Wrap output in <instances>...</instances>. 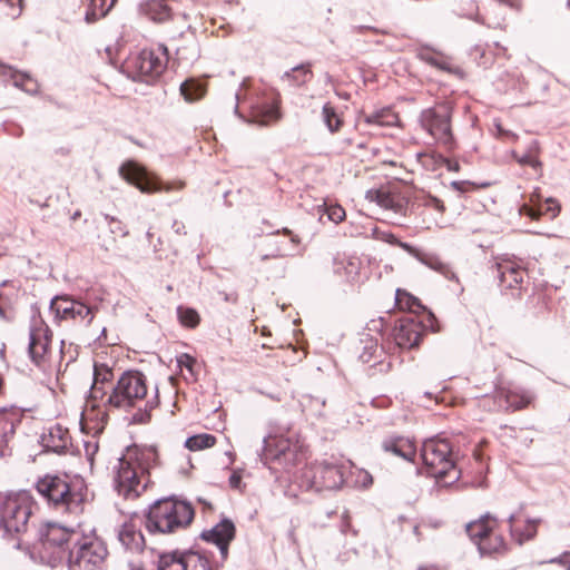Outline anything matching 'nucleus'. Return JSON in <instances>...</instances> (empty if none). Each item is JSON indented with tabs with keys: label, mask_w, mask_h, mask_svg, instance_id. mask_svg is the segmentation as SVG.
Wrapping results in <instances>:
<instances>
[{
	"label": "nucleus",
	"mask_w": 570,
	"mask_h": 570,
	"mask_svg": "<svg viewBox=\"0 0 570 570\" xmlns=\"http://www.w3.org/2000/svg\"><path fill=\"white\" fill-rule=\"evenodd\" d=\"M481 554H502L508 549L500 523H498L494 531H491L484 540H481Z\"/></svg>",
	"instance_id": "2f4dec72"
},
{
	"label": "nucleus",
	"mask_w": 570,
	"mask_h": 570,
	"mask_svg": "<svg viewBox=\"0 0 570 570\" xmlns=\"http://www.w3.org/2000/svg\"><path fill=\"white\" fill-rule=\"evenodd\" d=\"M307 446L296 433L269 435L265 440L264 460L267 464L291 470L306 459Z\"/></svg>",
	"instance_id": "0eeeda50"
},
{
	"label": "nucleus",
	"mask_w": 570,
	"mask_h": 570,
	"mask_svg": "<svg viewBox=\"0 0 570 570\" xmlns=\"http://www.w3.org/2000/svg\"><path fill=\"white\" fill-rule=\"evenodd\" d=\"M499 521L495 518L487 515L465 525V532L479 551L481 550V540H484L491 531H494Z\"/></svg>",
	"instance_id": "bb28decb"
},
{
	"label": "nucleus",
	"mask_w": 570,
	"mask_h": 570,
	"mask_svg": "<svg viewBox=\"0 0 570 570\" xmlns=\"http://www.w3.org/2000/svg\"><path fill=\"white\" fill-rule=\"evenodd\" d=\"M435 323L436 320L432 313H424L422 316H404L394 326V342L400 348L417 347L426 331H436Z\"/></svg>",
	"instance_id": "6e6552de"
},
{
	"label": "nucleus",
	"mask_w": 570,
	"mask_h": 570,
	"mask_svg": "<svg viewBox=\"0 0 570 570\" xmlns=\"http://www.w3.org/2000/svg\"><path fill=\"white\" fill-rule=\"evenodd\" d=\"M250 120L258 125H269L279 119L277 104H264L252 107Z\"/></svg>",
	"instance_id": "e433bc0d"
},
{
	"label": "nucleus",
	"mask_w": 570,
	"mask_h": 570,
	"mask_svg": "<svg viewBox=\"0 0 570 570\" xmlns=\"http://www.w3.org/2000/svg\"><path fill=\"white\" fill-rule=\"evenodd\" d=\"M81 215V213L79 210H77L73 215H72V219L76 220L77 218H79Z\"/></svg>",
	"instance_id": "e2e57ef3"
},
{
	"label": "nucleus",
	"mask_w": 570,
	"mask_h": 570,
	"mask_svg": "<svg viewBox=\"0 0 570 570\" xmlns=\"http://www.w3.org/2000/svg\"><path fill=\"white\" fill-rule=\"evenodd\" d=\"M229 487L234 490L243 491L245 484L243 483L242 471L234 470L228 479Z\"/></svg>",
	"instance_id": "8fccbe9b"
},
{
	"label": "nucleus",
	"mask_w": 570,
	"mask_h": 570,
	"mask_svg": "<svg viewBox=\"0 0 570 570\" xmlns=\"http://www.w3.org/2000/svg\"><path fill=\"white\" fill-rule=\"evenodd\" d=\"M236 529L230 520H223L216 524L213 529L204 531L202 538L210 543L218 547L222 559L226 560L228 557L229 543L234 540Z\"/></svg>",
	"instance_id": "6ab92c4d"
},
{
	"label": "nucleus",
	"mask_w": 570,
	"mask_h": 570,
	"mask_svg": "<svg viewBox=\"0 0 570 570\" xmlns=\"http://www.w3.org/2000/svg\"><path fill=\"white\" fill-rule=\"evenodd\" d=\"M177 313L180 323L186 327L195 328L200 322V316L194 308L178 307Z\"/></svg>",
	"instance_id": "c03bdc74"
},
{
	"label": "nucleus",
	"mask_w": 570,
	"mask_h": 570,
	"mask_svg": "<svg viewBox=\"0 0 570 570\" xmlns=\"http://www.w3.org/2000/svg\"><path fill=\"white\" fill-rule=\"evenodd\" d=\"M509 522L511 535L519 544L532 540L537 535L539 521L512 515Z\"/></svg>",
	"instance_id": "a878e982"
},
{
	"label": "nucleus",
	"mask_w": 570,
	"mask_h": 570,
	"mask_svg": "<svg viewBox=\"0 0 570 570\" xmlns=\"http://www.w3.org/2000/svg\"><path fill=\"white\" fill-rule=\"evenodd\" d=\"M32 498L21 492L7 498L1 509V524L11 534H19L27 530L32 513Z\"/></svg>",
	"instance_id": "9d476101"
},
{
	"label": "nucleus",
	"mask_w": 570,
	"mask_h": 570,
	"mask_svg": "<svg viewBox=\"0 0 570 570\" xmlns=\"http://www.w3.org/2000/svg\"><path fill=\"white\" fill-rule=\"evenodd\" d=\"M395 304L399 309L411 313V316H422L424 313H429L420 299L405 289L396 291Z\"/></svg>",
	"instance_id": "f704fd0d"
},
{
	"label": "nucleus",
	"mask_w": 570,
	"mask_h": 570,
	"mask_svg": "<svg viewBox=\"0 0 570 570\" xmlns=\"http://www.w3.org/2000/svg\"><path fill=\"white\" fill-rule=\"evenodd\" d=\"M114 377L112 368L107 364L95 362L94 365V385L90 394L92 399H99L104 395L102 390L98 386L99 383L110 382Z\"/></svg>",
	"instance_id": "58836bf2"
},
{
	"label": "nucleus",
	"mask_w": 570,
	"mask_h": 570,
	"mask_svg": "<svg viewBox=\"0 0 570 570\" xmlns=\"http://www.w3.org/2000/svg\"><path fill=\"white\" fill-rule=\"evenodd\" d=\"M385 452L412 461L416 453V446L413 440L405 436H390L382 443Z\"/></svg>",
	"instance_id": "393cba45"
},
{
	"label": "nucleus",
	"mask_w": 570,
	"mask_h": 570,
	"mask_svg": "<svg viewBox=\"0 0 570 570\" xmlns=\"http://www.w3.org/2000/svg\"><path fill=\"white\" fill-rule=\"evenodd\" d=\"M18 422V414L16 412L0 411V456L4 455Z\"/></svg>",
	"instance_id": "c756f323"
},
{
	"label": "nucleus",
	"mask_w": 570,
	"mask_h": 570,
	"mask_svg": "<svg viewBox=\"0 0 570 570\" xmlns=\"http://www.w3.org/2000/svg\"><path fill=\"white\" fill-rule=\"evenodd\" d=\"M108 550L94 530L48 523L41 532V559L51 567L66 562L69 570H101Z\"/></svg>",
	"instance_id": "f257e3e1"
},
{
	"label": "nucleus",
	"mask_w": 570,
	"mask_h": 570,
	"mask_svg": "<svg viewBox=\"0 0 570 570\" xmlns=\"http://www.w3.org/2000/svg\"><path fill=\"white\" fill-rule=\"evenodd\" d=\"M469 186H471L473 188H484V187L490 186V183L489 181H483L481 184H475L473 181L465 180V191L469 189L468 188Z\"/></svg>",
	"instance_id": "864d4df0"
},
{
	"label": "nucleus",
	"mask_w": 570,
	"mask_h": 570,
	"mask_svg": "<svg viewBox=\"0 0 570 570\" xmlns=\"http://www.w3.org/2000/svg\"><path fill=\"white\" fill-rule=\"evenodd\" d=\"M39 89V85L37 80H35L31 76H27L23 83H21V90L28 94H36Z\"/></svg>",
	"instance_id": "3c124183"
},
{
	"label": "nucleus",
	"mask_w": 570,
	"mask_h": 570,
	"mask_svg": "<svg viewBox=\"0 0 570 570\" xmlns=\"http://www.w3.org/2000/svg\"><path fill=\"white\" fill-rule=\"evenodd\" d=\"M52 332L41 320L35 318L30 328L29 355L31 361L42 371L52 368Z\"/></svg>",
	"instance_id": "9b49d317"
},
{
	"label": "nucleus",
	"mask_w": 570,
	"mask_h": 570,
	"mask_svg": "<svg viewBox=\"0 0 570 570\" xmlns=\"http://www.w3.org/2000/svg\"><path fill=\"white\" fill-rule=\"evenodd\" d=\"M121 544L131 551H142L145 547V538L142 533L132 523H125L118 533Z\"/></svg>",
	"instance_id": "7c9ffc66"
},
{
	"label": "nucleus",
	"mask_w": 570,
	"mask_h": 570,
	"mask_svg": "<svg viewBox=\"0 0 570 570\" xmlns=\"http://www.w3.org/2000/svg\"><path fill=\"white\" fill-rule=\"evenodd\" d=\"M326 212L328 218L335 224L343 222L346 216L344 208L340 205H331Z\"/></svg>",
	"instance_id": "09e8293b"
},
{
	"label": "nucleus",
	"mask_w": 570,
	"mask_h": 570,
	"mask_svg": "<svg viewBox=\"0 0 570 570\" xmlns=\"http://www.w3.org/2000/svg\"><path fill=\"white\" fill-rule=\"evenodd\" d=\"M168 50L164 45L156 48L144 49L132 60V68L144 80L149 81L158 78L167 68Z\"/></svg>",
	"instance_id": "ddd939ff"
},
{
	"label": "nucleus",
	"mask_w": 570,
	"mask_h": 570,
	"mask_svg": "<svg viewBox=\"0 0 570 570\" xmlns=\"http://www.w3.org/2000/svg\"><path fill=\"white\" fill-rule=\"evenodd\" d=\"M116 1L117 0H90L86 11V21L92 23L104 18L112 9Z\"/></svg>",
	"instance_id": "ea45409f"
},
{
	"label": "nucleus",
	"mask_w": 570,
	"mask_h": 570,
	"mask_svg": "<svg viewBox=\"0 0 570 570\" xmlns=\"http://www.w3.org/2000/svg\"><path fill=\"white\" fill-rule=\"evenodd\" d=\"M193 507L184 501L165 499L149 509L146 528L149 532L174 533L186 529L194 520Z\"/></svg>",
	"instance_id": "39448f33"
},
{
	"label": "nucleus",
	"mask_w": 570,
	"mask_h": 570,
	"mask_svg": "<svg viewBox=\"0 0 570 570\" xmlns=\"http://www.w3.org/2000/svg\"><path fill=\"white\" fill-rule=\"evenodd\" d=\"M445 396H446V395H445V393H444L441 397L436 396V397H435V402H436V403H439V402H443V401L445 400Z\"/></svg>",
	"instance_id": "680f3d73"
},
{
	"label": "nucleus",
	"mask_w": 570,
	"mask_h": 570,
	"mask_svg": "<svg viewBox=\"0 0 570 570\" xmlns=\"http://www.w3.org/2000/svg\"><path fill=\"white\" fill-rule=\"evenodd\" d=\"M563 563H566L568 567V570H570V553L563 556Z\"/></svg>",
	"instance_id": "052dcab7"
},
{
	"label": "nucleus",
	"mask_w": 570,
	"mask_h": 570,
	"mask_svg": "<svg viewBox=\"0 0 570 570\" xmlns=\"http://www.w3.org/2000/svg\"><path fill=\"white\" fill-rule=\"evenodd\" d=\"M120 174L128 183L135 185L142 193H169L185 188L184 181L163 183L158 178L150 176L142 167L134 161L124 164L120 168Z\"/></svg>",
	"instance_id": "f8f14e48"
},
{
	"label": "nucleus",
	"mask_w": 570,
	"mask_h": 570,
	"mask_svg": "<svg viewBox=\"0 0 570 570\" xmlns=\"http://www.w3.org/2000/svg\"><path fill=\"white\" fill-rule=\"evenodd\" d=\"M216 444V438L213 434L203 433L188 438L186 440V448L190 451H200L212 448Z\"/></svg>",
	"instance_id": "79ce46f5"
},
{
	"label": "nucleus",
	"mask_w": 570,
	"mask_h": 570,
	"mask_svg": "<svg viewBox=\"0 0 570 570\" xmlns=\"http://www.w3.org/2000/svg\"><path fill=\"white\" fill-rule=\"evenodd\" d=\"M0 76L10 77L13 86L21 89V83L24 82L28 75L13 70L11 67L7 65L0 63Z\"/></svg>",
	"instance_id": "a18cd8bd"
},
{
	"label": "nucleus",
	"mask_w": 570,
	"mask_h": 570,
	"mask_svg": "<svg viewBox=\"0 0 570 570\" xmlns=\"http://www.w3.org/2000/svg\"><path fill=\"white\" fill-rule=\"evenodd\" d=\"M174 227H176L177 233H181V230L185 228V226L180 223L175 222Z\"/></svg>",
	"instance_id": "bf43d9fd"
},
{
	"label": "nucleus",
	"mask_w": 570,
	"mask_h": 570,
	"mask_svg": "<svg viewBox=\"0 0 570 570\" xmlns=\"http://www.w3.org/2000/svg\"><path fill=\"white\" fill-rule=\"evenodd\" d=\"M314 77L312 63L305 62L292 68L283 75V80L293 87H302L308 83Z\"/></svg>",
	"instance_id": "4c0bfd02"
},
{
	"label": "nucleus",
	"mask_w": 570,
	"mask_h": 570,
	"mask_svg": "<svg viewBox=\"0 0 570 570\" xmlns=\"http://www.w3.org/2000/svg\"><path fill=\"white\" fill-rule=\"evenodd\" d=\"M345 478L344 466L335 462L317 461L309 464L303 472L302 481L307 489L321 492L340 489Z\"/></svg>",
	"instance_id": "1a4fd4ad"
},
{
	"label": "nucleus",
	"mask_w": 570,
	"mask_h": 570,
	"mask_svg": "<svg viewBox=\"0 0 570 570\" xmlns=\"http://www.w3.org/2000/svg\"><path fill=\"white\" fill-rule=\"evenodd\" d=\"M430 267L439 271L440 273H442L446 278L449 279H458V277L455 276V274L452 272V269L444 263H442L441 261H439L438 258H430L428 262Z\"/></svg>",
	"instance_id": "de8ad7c7"
},
{
	"label": "nucleus",
	"mask_w": 570,
	"mask_h": 570,
	"mask_svg": "<svg viewBox=\"0 0 570 570\" xmlns=\"http://www.w3.org/2000/svg\"><path fill=\"white\" fill-rule=\"evenodd\" d=\"M377 365L380 366V372H389L392 367V364L391 362H379Z\"/></svg>",
	"instance_id": "6e6d98bb"
},
{
	"label": "nucleus",
	"mask_w": 570,
	"mask_h": 570,
	"mask_svg": "<svg viewBox=\"0 0 570 570\" xmlns=\"http://www.w3.org/2000/svg\"><path fill=\"white\" fill-rule=\"evenodd\" d=\"M483 443H480L479 446L473 451V458L476 462H482L483 460V452H482V446Z\"/></svg>",
	"instance_id": "5fc2aeb1"
},
{
	"label": "nucleus",
	"mask_w": 570,
	"mask_h": 570,
	"mask_svg": "<svg viewBox=\"0 0 570 570\" xmlns=\"http://www.w3.org/2000/svg\"><path fill=\"white\" fill-rule=\"evenodd\" d=\"M284 235L288 237V240H275L274 242V250L269 256H264L263 259L267 257L278 258V257H287L293 255V252L296 250L301 245V237L295 234L293 230L288 228H283L282 230H277L274 235Z\"/></svg>",
	"instance_id": "cd10ccee"
},
{
	"label": "nucleus",
	"mask_w": 570,
	"mask_h": 570,
	"mask_svg": "<svg viewBox=\"0 0 570 570\" xmlns=\"http://www.w3.org/2000/svg\"><path fill=\"white\" fill-rule=\"evenodd\" d=\"M382 354L383 352L379 347L377 342L373 338H366L363 341V350L358 357L363 363H371Z\"/></svg>",
	"instance_id": "37998d69"
},
{
	"label": "nucleus",
	"mask_w": 570,
	"mask_h": 570,
	"mask_svg": "<svg viewBox=\"0 0 570 570\" xmlns=\"http://www.w3.org/2000/svg\"><path fill=\"white\" fill-rule=\"evenodd\" d=\"M356 30L360 33H363L365 30H370V31H373V32H379V30L376 28L365 27V26L357 27Z\"/></svg>",
	"instance_id": "13d9d810"
},
{
	"label": "nucleus",
	"mask_w": 570,
	"mask_h": 570,
	"mask_svg": "<svg viewBox=\"0 0 570 570\" xmlns=\"http://www.w3.org/2000/svg\"><path fill=\"white\" fill-rule=\"evenodd\" d=\"M518 161L521 165H528L533 168H539L541 166V163L538 159V157L532 154L523 155L522 157L518 158Z\"/></svg>",
	"instance_id": "603ef678"
},
{
	"label": "nucleus",
	"mask_w": 570,
	"mask_h": 570,
	"mask_svg": "<svg viewBox=\"0 0 570 570\" xmlns=\"http://www.w3.org/2000/svg\"><path fill=\"white\" fill-rule=\"evenodd\" d=\"M493 132L497 138L504 141H514L518 138V136L513 131L505 129L503 127V124L501 122L500 119L493 120Z\"/></svg>",
	"instance_id": "49530a36"
},
{
	"label": "nucleus",
	"mask_w": 570,
	"mask_h": 570,
	"mask_svg": "<svg viewBox=\"0 0 570 570\" xmlns=\"http://www.w3.org/2000/svg\"><path fill=\"white\" fill-rule=\"evenodd\" d=\"M417 56L421 60L426 63L439 68L440 70L448 72H456L458 70L454 68L453 61L450 57L435 51L430 48H422L419 50Z\"/></svg>",
	"instance_id": "473e14b6"
},
{
	"label": "nucleus",
	"mask_w": 570,
	"mask_h": 570,
	"mask_svg": "<svg viewBox=\"0 0 570 570\" xmlns=\"http://www.w3.org/2000/svg\"><path fill=\"white\" fill-rule=\"evenodd\" d=\"M42 444L47 451L62 453L71 445L69 430L57 423L42 435Z\"/></svg>",
	"instance_id": "b1692460"
},
{
	"label": "nucleus",
	"mask_w": 570,
	"mask_h": 570,
	"mask_svg": "<svg viewBox=\"0 0 570 570\" xmlns=\"http://www.w3.org/2000/svg\"><path fill=\"white\" fill-rule=\"evenodd\" d=\"M97 400L90 396L81 413L80 425L82 431L87 433L99 434L107 424L108 414L105 409L96 403Z\"/></svg>",
	"instance_id": "a211bd4d"
},
{
	"label": "nucleus",
	"mask_w": 570,
	"mask_h": 570,
	"mask_svg": "<svg viewBox=\"0 0 570 570\" xmlns=\"http://www.w3.org/2000/svg\"><path fill=\"white\" fill-rule=\"evenodd\" d=\"M173 0H145L139 4V11L156 23H164L173 19Z\"/></svg>",
	"instance_id": "5701e85b"
},
{
	"label": "nucleus",
	"mask_w": 570,
	"mask_h": 570,
	"mask_svg": "<svg viewBox=\"0 0 570 570\" xmlns=\"http://www.w3.org/2000/svg\"><path fill=\"white\" fill-rule=\"evenodd\" d=\"M500 284L508 289L520 288L527 277V269L511 259H502L497 264Z\"/></svg>",
	"instance_id": "aec40b11"
},
{
	"label": "nucleus",
	"mask_w": 570,
	"mask_h": 570,
	"mask_svg": "<svg viewBox=\"0 0 570 570\" xmlns=\"http://www.w3.org/2000/svg\"><path fill=\"white\" fill-rule=\"evenodd\" d=\"M37 491L57 509L69 513H80L86 498V487L81 480L68 475H45L37 482Z\"/></svg>",
	"instance_id": "20e7f679"
},
{
	"label": "nucleus",
	"mask_w": 570,
	"mask_h": 570,
	"mask_svg": "<svg viewBox=\"0 0 570 570\" xmlns=\"http://www.w3.org/2000/svg\"><path fill=\"white\" fill-rule=\"evenodd\" d=\"M358 119L367 126L401 127V118L392 107H382L372 112L358 111Z\"/></svg>",
	"instance_id": "4be33fe9"
},
{
	"label": "nucleus",
	"mask_w": 570,
	"mask_h": 570,
	"mask_svg": "<svg viewBox=\"0 0 570 570\" xmlns=\"http://www.w3.org/2000/svg\"><path fill=\"white\" fill-rule=\"evenodd\" d=\"M421 122L423 128L438 141L444 145L451 141L450 120L444 108L424 110Z\"/></svg>",
	"instance_id": "f3484780"
},
{
	"label": "nucleus",
	"mask_w": 570,
	"mask_h": 570,
	"mask_svg": "<svg viewBox=\"0 0 570 570\" xmlns=\"http://www.w3.org/2000/svg\"><path fill=\"white\" fill-rule=\"evenodd\" d=\"M491 10L484 8V13L480 14L479 3L471 1L465 8V16L476 22L487 24L491 28H502L505 22V16L501 12V6L504 4L511 9L520 10L522 8V0H495Z\"/></svg>",
	"instance_id": "dca6fc26"
},
{
	"label": "nucleus",
	"mask_w": 570,
	"mask_h": 570,
	"mask_svg": "<svg viewBox=\"0 0 570 570\" xmlns=\"http://www.w3.org/2000/svg\"><path fill=\"white\" fill-rule=\"evenodd\" d=\"M50 308L58 318L73 321L86 326L91 324L98 312L97 306H89L69 296L55 297Z\"/></svg>",
	"instance_id": "4468645a"
},
{
	"label": "nucleus",
	"mask_w": 570,
	"mask_h": 570,
	"mask_svg": "<svg viewBox=\"0 0 570 570\" xmlns=\"http://www.w3.org/2000/svg\"><path fill=\"white\" fill-rule=\"evenodd\" d=\"M366 199L376 203L385 209H396L400 207V198L389 187H380L366 191Z\"/></svg>",
	"instance_id": "72a5a7b5"
},
{
	"label": "nucleus",
	"mask_w": 570,
	"mask_h": 570,
	"mask_svg": "<svg viewBox=\"0 0 570 570\" xmlns=\"http://www.w3.org/2000/svg\"><path fill=\"white\" fill-rule=\"evenodd\" d=\"M560 209L561 206L558 200L547 198L544 204H539L537 207L524 204L520 208V213L532 220H539L543 215H549L550 218H556L559 215Z\"/></svg>",
	"instance_id": "c85d7f7f"
},
{
	"label": "nucleus",
	"mask_w": 570,
	"mask_h": 570,
	"mask_svg": "<svg viewBox=\"0 0 570 570\" xmlns=\"http://www.w3.org/2000/svg\"><path fill=\"white\" fill-rule=\"evenodd\" d=\"M158 463V453L151 446H132L119 460L116 488L120 495L134 500L141 495L150 483L149 472Z\"/></svg>",
	"instance_id": "7ed1b4c3"
},
{
	"label": "nucleus",
	"mask_w": 570,
	"mask_h": 570,
	"mask_svg": "<svg viewBox=\"0 0 570 570\" xmlns=\"http://www.w3.org/2000/svg\"><path fill=\"white\" fill-rule=\"evenodd\" d=\"M425 395H426L429 399H432L431 393H426Z\"/></svg>",
	"instance_id": "69168bd1"
},
{
	"label": "nucleus",
	"mask_w": 570,
	"mask_h": 570,
	"mask_svg": "<svg viewBox=\"0 0 570 570\" xmlns=\"http://www.w3.org/2000/svg\"><path fill=\"white\" fill-rule=\"evenodd\" d=\"M158 570H218L209 556L199 551L164 554L158 562Z\"/></svg>",
	"instance_id": "2eb2a0df"
},
{
	"label": "nucleus",
	"mask_w": 570,
	"mask_h": 570,
	"mask_svg": "<svg viewBox=\"0 0 570 570\" xmlns=\"http://www.w3.org/2000/svg\"><path fill=\"white\" fill-rule=\"evenodd\" d=\"M204 504H205V507H207L208 509H212V504H209V503H204Z\"/></svg>",
	"instance_id": "0e129e2a"
},
{
	"label": "nucleus",
	"mask_w": 570,
	"mask_h": 570,
	"mask_svg": "<svg viewBox=\"0 0 570 570\" xmlns=\"http://www.w3.org/2000/svg\"><path fill=\"white\" fill-rule=\"evenodd\" d=\"M107 405L122 413L129 424H147L153 411L159 406V397L157 391L148 393V381L144 373L127 371L112 387Z\"/></svg>",
	"instance_id": "f03ea898"
},
{
	"label": "nucleus",
	"mask_w": 570,
	"mask_h": 570,
	"mask_svg": "<svg viewBox=\"0 0 570 570\" xmlns=\"http://www.w3.org/2000/svg\"><path fill=\"white\" fill-rule=\"evenodd\" d=\"M569 6H570V0H569Z\"/></svg>",
	"instance_id": "338daca9"
},
{
	"label": "nucleus",
	"mask_w": 570,
	"mask_h": 570,
	"mask_svg": "<svg viewBox=\"0 0 570 570\" xmlns=\"http://www.w3.org/2000/svg\"><path fill=\"white\" fill-rule=\"evenodd\" d=\"M421 459L426 473L442 485H452L461 476V470L452 460V448L446 440L432 439L423 443Z\"/></svg>",
	"instance_id": "423d86ee"
},
{
	"label": "nucleus",
	"mask_w": 570,
	"mask_h": 570,
	"mask_svg": "<svg viewBox=\"0 0 570 570\" xmlns=\"http://www.w3.org/2000/svg\"><path fill=\"white\" fill-rule=\"evenodd\" d=\"M497 396L504 400L508 404V410L521 411L531 406L534 402V394L528 390L519 387H500L497 391Z\"/></svg>",
	"instance_id": "412c9836"
},
{
	"label": "nucleus",
	"mask_w": 570,
	"mask_h": 570,
	"mask_svg": "<svg viewBox=\"0 0 570 570\" xmlns=\"http://www.w3.org/2000/svg\"><path fill=\"white\" fill-rule=\"evenodd\" d=\"M322 117L325 126L332 134L341 131L344 126L343 115L338 114L336 108L331 102H326L323 106Z\"/></svg>",
	"instance_id": "a19ab883"
},
{
	"label": "nucleus",
	"mask_w": 570,
	"mask_h": 570,
	"mask_svg": "<svg viewBox=\"0 0 570 570\" xmlns=\"http://www.w3.org/2000/svg\"><path fill=\"white\" fill-rule=\"evenodd\" d=\"M180 94L187 102H196L207 94V82L197 78L186 79L180 85Z\"/></svg>",
	"instance_id": "c9c22d12"
},
{
	"label": "nucleus",
	"mask_w": 570,
	"mask_h": 570,
	"mask_svg": "<svg viewBox=\"0 0 570 570\" xmlns=\"http://www.w3.org/2000/svg\"><path fill=\"white\" fill-rule=\"evenodd\" d=\"M540 202V195L538 193H532L530 196V203L533 204V207H537Z\"/></svg>",
	"instance_id": "4d7b16f0"
}]
</instances>
